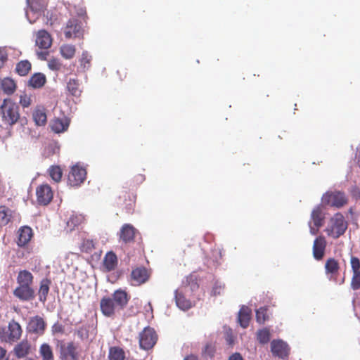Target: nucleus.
I'll return each instance as SVG.
<instances>
[{"instance_id": "obj_55", "label": "nucleus", "mask_w": 360, "mask_h": 360, "mask_svg": "<svg viewBox=\"0 0 360 360\" xmlns=\"http://www.w3.org/2000/svg\"><path fill=\"white\" fill-rule=\"evenodd\" d=\"M6 349L0 346V360L4 359L6 357Z\"/></svg>"}, {"instance_id": "obj_23", "label": "nucleus", "mask_w": 360, "mask_h": 360, "mask_svg": "<svg viewBox=\"0 0 360 360\" xmlns=\"http://www.w3.org/2000/svg\"><path fill=\"white\" fill-rule=\"evenodd\" d=\"M31 345L30 342L25 339L18 342L13 348V352L18 359L24 358L30 352Z\"/></svg>"}, {"instance_id": "obj_46", "label": "nucleus", "mask_w": 360, "mask_h": 360, "mask_svg": "<svg viewBox=\"0 0 360 360\" xmlns=\"http://www.w3.org/2000/svg\"><path fill=\"white\" fill-rule=\"evenodd\" d=\"M48 66L51 70L58 71L60 70L62 63L59 59L53 58L49 60Z\"/></svg>"}, {"instance_id": "obj_19", "label": "nucleus", "mask_w": 360, "mask_h": 360, "mask_svg": "<svg viewBox=\"0 0 360 360\" xmlns=\"http://www.w3.org/2000/svg\"><path fill=\"white\" fill-rule=\"evenodd\" d=\"M327 242L324 236H319L314 241L313 256L315 259L321 260L325 255Z\"/></svg>"}, {"instance_id": "obj_44", "label": "nucleus", "mask_w": 360, "mask_h": 360, "mask_svg": "<svg viewBox=\"0 0 360 360\" xmlns=\"http://www.w3.org/2000/svg\"><path fill=\"white\" fill-rule=\"evenodd\" d=\"M215 346L212 343H207L205 346L202 352V355L204 358H212L215 353Z\"/></svg>"}, {"instance_id": "obj_57", "label": "nucleus", "mask_w": 360, "mask_h": 360, "mask_svg": "<svg viewBox=\"0 0 360 360\" xmlns=\"http://www.w3.org/2000/svg\"><path fill=\"white\" fill-rule=\"evenodd\" d=\"M184 360H198L197 356L193 354L188 355L184 358Z\"/></svg>"}, {"instance_id": "obj_52", "label": "nucleus", "mask_w": 360, "mask_h": 360, "mask_svg": "<svg viewBox=\"0 0 360 360\" xmlns=\"http://www.w3.org/2000/svg\"><path fill=\"white\" fill-rule=\"evenodd\" d=\"M52 332L53 333H63L64 332V327L62 324L58 323H55L52 326Z\"/></svg>"}, {"instance_id": "obj_37", "label": "nucleus", "mask_w": 360, "mask_h": 360, "mask_svg": "<svg viewBox=\"0 0 360 360\" xmlns=\"http://www.w3.org/2000/svg\"><path fill=\"white\" fill-rule=\"evenodd\" d=\"M31 70V63L27 60H21L18 62L15 67L16 72L20 76L27 75Z\"/></svg>"}, {"instance_id": "obj_31", "label": "nucleus", "mask_w": 360, "mask_h": 360, "mask_svg": "<svg viewBox=\"0 0 360 360\" xmlns=\"http://www.w3.org/2000/svg\"><path fill=\"white\" fill-rule=\"evenodd\" d=\"M108 360H124L126 354L124 350L118 346H113L109 348Z\"/></svg>"}, {"instance_id": "obj_39", "label": "nucleus", "mask_w": 360, "mask_h": 360, "mask_svg": "<svg viewBox=\"0 0 360 360\" xmlns=\"http://www.w3.org/2000/svg\"><path fill=\"white\" fill-rule=\"evenodd\" d=\"M33 120L38 126H44L47 121L46 114L44 110L37 109L33 112Z\"/></svg>"}, {"instance_id": "obj_4", "label": "nucleus", "mask_w": 360, "mask_h": 360, "mask_svg": "<svg viewBox=\"0 0 360 360\" xmlns=\"http://www.w3.org/2000/svg\"><path fill=\"white\" fill-rule=\"evenodd\" d=\"M348 227V223L341 212H337L330 218L325 232L327 236L333 239H338L345 234Z\"/></svg>"}, {"instance_id": "obj_53", "label": "nucleus", "mask_w": 360, "mask_h": 360, "mask_svg": "<svg viewBox=\"0 0 360 360\" xmlns=\"http://www.w3.org/2000/svg\"><path fill=\"white\" fill-rule=\"evenodd\" d=\"M222 290V287L221 285H215L213 287L212 292L214 295H219L221 293V290Z\"/></svg>"}, {"instance_id": "obj_12", "label": "nucleus", "mask_w": 360, "mask_h": 360, "mask_svg": "<svg viewBox=\"0 0 360 360\" xmlns=\"http://www.w3.org/2000/svg\"><path fill=\"white\" fill-rule=\"evenodd\" d=\"M29 8L26 11V15L30 22H34V20L30 19V13H32L36 18L46 9L47 3L46 0H27Z\"/></svg>"}, {"instance_id": "obj_59", "label": "nucleus", "mask_w": 360, "mask_h": 360, "mask_svg": "<svg viewBox=\"0 0 360 360\" xmlns=\"http://www.w3.org/2000/svg\"><path fill=\"white\" fill-rule=\"evenodd\" d=\"M25 360H32V359H31V358H27V359H25Z\"/></svg>"}, {"instance_id": "obj_10", "label": "nucleus", "mask_w": 360, "mask_h": 360, "mask_svg": "<svg viewBox=\"0 0 360 360\" xmlns=\"http://www.w3.org/2000/svg\"><path fill=\"white\" fill-rule=\"evenodd\" d=\"M139 231L130 224H124L120 229L119 233L120 241L124 245L131 244L134 242Z\"/></svg>"}, {"instance_id": "obj_35", "label": "nucleus", "mask_w": 360, "mask_h": 360, "mask_svg": "<svg viewBox=\"0 0 360 360\" xmlns=\"http://www.w3.org/2000/svg\"><path fill=\"white\" fill-rule=\"evenodd\" d=\"M13 211L5 205L0 206V223L3 225L8 224L12 218Z\"/></svg>"}, {"instance_id": "obj_17", "label": "nucleus", "mask_w": 360, "mask_h": 360, "mask_svg": "<svg viewBox=\"0 0 360 360\" xmlns=\"http://www.w3.org/2000/svg\"><path fill=\"white\" fill-rule=\"evenodd\" d=\"M350 264L352 270L351 288L354 290H357L360 289V260L358 257L352 256Z\"/></svg>"}, {"instance_id": "obj_5", "label": "nucleus", "mask_w": 360, "mask_h": 360, "mask_svg": "<svg viewBox=\"0 0 360 360\" xmlns=\"http://www.w3.org/2000/svg\"><path fill=\"white\" fill-rule=\"evenodd\" d=\"M349 199L347 194L342 191L333 190L324 193L321 197V203L328 206L340 209L348 204Z\"/></svg>"}, {"instance_id": "obj_34", "label": "nucleus", "mask_w": 360, "mask_h": 360, "mask_svg": "<svg viewBox=\"0 0 360 360\" xmlns=\"http://www.w3.org/2000/svg\"><path fill=\"white\" fill-rule=\"evenodd\" d=\"M67 89L73 96L78 97L82 94L79 80L77 79H70L67 83Z\"/></svg>"}, {"instance_id": "obj_24", "label": "nucleus", "mask_w": 360, "mask_h": 360, "mask_svg": "<svg viewBox=\"0 0 360 360\" xmlns=\"http://www.w3.org/2000/svg\"><path fill=\"white\" fill-rule=\"evenodd\" d=\"M32 230L29 226H23L18 231V245L19 246H25L27 245L32 237Z\"/></svg>"}, {"instance_id": "obj_7", "label": "nucleus", "mask_w": 360, "mask_h": 360, "mask_svg": "<svg viewBox=\"0 0 360 360\" xmlns=\"http://www.w3.org/2000/svg\"><path fill=\"white\" fill-rule=\"evenodd\" d=\"M325 216L320 205L315 207L311 213V221L309 222L310 233L316 235L319 229L324 224Z\"/></svg>"}, {"instance_id": "obj_40", "label": "nucleus", "mask_w": 360, "mask_h": 360, "mask_svg": "<svg viewBox=\"0 0 360 360\" xmlns=\"http://www.w3.org/2000/svg\"><path fill=\"white\" fill-rule=\"evenodd\" d=\"M90 326L82 325L75 330V334L82 341H87L90 336Z\"/></svg>"}, {"instance_id": "obj_43", "label": "nucleus", "mask_w": 360, "mask_h": 360, "mask_svg": "<svg viewBox=\"0 0 360 360\" xmlns=\"http://www.w3.org/2000/svg\"><path fill=\"white\" fill-rule=\"evenodd\" d=\"M257 339L260 344L264 345L270 340V332L268 328L259 330L257 333Z\"/></svg>"}, {"instance_id": "obj_38", "label": "nucleus", "mask_w": 360, "mask_h": 360, "mask_svg": "<svg viewBox=\"0 0 360 360\" xmlns=\"http://www.w3.org/2000/svg\"><path fill=\"white\" fill-rule=\"evenodd\" d=\"M39 353L42 357V360H54L52 349L51 346L46 343H44L40 346Z\"/></svg>"}, {"instance_id": "obj_36", "label": "nucleus", "mask_w": 360, "mask_h": 360, "mask_svg": "<svg viewBox=\"0 0 360 360\" xmlns=\"http://www.w3.org/2000/svg\"><path fill=\"white\" fill-rule=\"evenodd\" d=\"M61 56L65 59L72 58L76 53V48L72 44H63L60 48Z\"/></svg>"}, {"instance_id": "obj_9", "label": "nucleus", "mask_w": 360, "mask_h": 360, "mask_svg": "<svg viewBox=\"0 0 360 360\" xmlns=\"http://www.w3.org/2000/svg\"><path fill=\"white\" fill-rule=\"evenodd\" d=\"M150 278V272L143 266L136 267L132 269L129 281L131 285L139 286L146 283Z\"/></svg>"}, {"instance_id": "obj_45", "label": "nucleus", "mask_w": 360, "mask_h": 360, "mask_svg": "<svg viewBox=\"0 0 360 360\" xmlns=\"http://www.w3.org/2000/svg\"><path fill=\"white\" fill-rule=\"evenodd\" d=\"M91 57L89 55L87 51H84L80 58V65L83 68H89L90 66Z\"/></svg>"}, {"instance_id": "obj_2", "label": "nucleus", "mask_w": 360, "mask_h": 360, "mask_svg": "<svg viewBox=\"0 0 360 360\" xmlns=\"http://www.w3.org/2000/svg\"><path fill=\"white\" fill-rule=\"evenodd\" d=\"M0 117L2 122L11 127L18 122L22 127L28 123L25 117H20L18 105L10 98H4L0 105Z\"/></svg>"}, {"instance_id": "obj_29", "label": "nucleus", "mask_w": 360, "mask_h": 360, "mask_svg": "<svg viewBox=\"0 0 360 360\" xmlns=\"http://www.w3.org/2000/svg\"><path fill=\"white\" fill-rule=\"evenodd\" d=\"M175 299L176 305L182 310H188L192 307L191 302L186 298L184 294L181 291H176Z\"/></svg>"}, {"instance_id": "obj_54", "label": "nucleus", "mask_w": 360, "mask_h": 360, "mask_svg": "<svg viewBox=\"0 0 360 360\" xmlns=\"http://www.w3.org/2000/svg\"><path fill=\"white\" fill-rule=\"evenodd\" d=\"M229 360H243L242 356L239 353L232 354Z\"/></svg>"}, {"instance_id": "obj_41", "label": "nucleus", "mask_w": 360, "mask_h": 360, "mask_svg": "<svg viewBox=\"0 0 360 360\" xmlns=\"http://www.w3.org/2000/svg\"><path fill=\"white\" fill-rule=\"evenodd\" d=\"M49 174L51 178L56 183L61 181L63 176V172L61 168L58 165H53L49 167Z\"/></svg>"}, {"instance_id": "obj_14", "label": "nucleus", "mask_w": 360, "mask_h": 360, "mask_svg": "<svg viewBox=\"0 0 360 360\" xmlns=\"http://www.w3.org/2000/svg\"><path fill=\"white\" fill-rule=\"evenodd\" d=\"M46 323L44 319L39 316L32 317L27 324V330L29 333L41 335L44 333Z\"/></svg>"}, {"instance_id": "obj_3", "label": "nucleus", "mask_w": 360, "mask_h": 360, "mask_svg": "<svg viewBox=\"0 0 360 360\" xmlns=\"http://www.w3.org/2000/svg\"><path fill=\"white\" fill-rule=\"evenodd\" d=\"M145 176L143 174H138L129 182L126 183V186L120 191L117 205L120 206L128 214L133 213L136 204V195L134 190L128 189L129 186H137L143 182Z\"/></svg>"}, {"instance_id": "obj_22", "label": "nucleus", "mask_w": 360, "mask_h": 360, "mask_svg": "<svg viewBox=\"0 0 360 360\" xmlns=\"http://www.w3.org/2000/svg\"><path fill=\"white\" fill-rule=\"evenodd\" d=\"M70 125V120L63 117L62 118H54L51 121L50 127L55 133H62L68 130Z\"/></svg>"}, {"instance_id": "obj_42", "label": "nucleus", "mask_w": 360, "mask_h": 360, "mask_svg": "<svg viewBox=\"0 0 360 360\" xmlns=\"http://www.w3.org/2000/svg\"><path fill=\"white\" fill-rule=\"evenodd\" d=\"M269 319V315L267 307H262L256 310V320L259 323L263 324Z\"/></svg>"}, {"instance_id": "obj_8", "label": "nucleus", "mask_w": 360, "mask_h": 360, "mask_svg": "<svg viewBox=\"0 0 360 360\" xmlns=\"http://www.w3.org/2000/svg\"><path fill=\"white\" fill-rule=\"evenodd\" d=\"M86 169L77 165L71 168L70 172L68 176V183L71 186H79L86 179Z\"/></svg>"}, {"instance_id": "obj_15", "label": "nucleus", "mask_w": 360, "mask_h": 360, "mask_svg": "<svg viewBox=\"0 0 360 360\" xmlns=\"http://www.w3.org/2000/svg\"><path fill=\"white\" fill-rule=\"evenodd\" d=\"M65 38L70 39L72 37H80L83 34V30L78 20L75 18L70 19L64 30Z\"/></svg>"}, {"instance_id": "obj_49", "label": "nucleus", "mask_w": 360, "mask_h": 360, "mask_svg": "<svg viewBox=\"0 0 360 360\" xmlns=\"http://www.w3.org/2000/svg\"><path fill=\"white\" fill-rule=\"evenodd\" d=\"M7 60L8 53L3 48H0V69L4 67Z\"/></svg>"}, {"instance_id": "obj_32", "label": "nucleus", "mask_w": 360, "mask_h": 360, "mask_svg": "<svg viewBox=\"0 0 360 360\" xmlns=\"http://www.w3.org/2000/svg\"><path fill=\"white\" fill-rule=\"evenodd\" d=\"M340 269L338 262L334 258H329L326 260L325 264V271L326 274H330V276L336 275Z\"/></svg>"}, {"instance_id": "obj_33", "label": "nucleus", "mask_w": 360, "mask_h": 360, "mask_svg": "<svg viewBox=\"0 0 360 360\" xmlns=\"http://www.w3.org/2000/svg\"><path fill=\"white\" fill-rule=\"evenodd\" d=\"M46 82V76L42 73L34 74L29 80V84L34 89L42 87Z\"/></svg>"}, {"instance_id": "obj_11", "label": "nucleus", "mask_w": 360, "mask_h": 360, "mask_svg": "<svg viewBox=\"0 0 360 360\" xmlns=\"http://www.w3.org/2000/svg\"><path fill=\"white\" fill-rule=\"evenodd\" d=\"M36 195L37 202L41 205H49L53 198V191L47 184L39 186L36 189Z\"/></svg>"}, {"instance_id": "obj_47", "label": "nucleus", "mask_w": 360, "mask_h": 360, "mask_svg": "<svg viewBox=\"0 0 360 360\" xmlns=\"http://www.w3.org/2000/svg\"><path fill=\"white\" fill-rule=\"evenodd\" d=\"M82 251L89 252L94 249V243L93 240H84L82 245Z\"/></svg>"}, {"instance_id": "obj_58", "label": "nucleus", "mask_w": 360, "mask_h": 360, "mask_svg": "<svg viewBox=\"0 0 360 360\" xmlns=\"http://www.w3.org/2000/svg\"><path fill=\"white\" fill-rule=\"evenodd\" d=\"M356 158H357V163H358L359 166L360 167V151H359V154L356 155Z\"/></svg>"}, {"instance_id": "obj_48", "label": "nucleus", "mask_w": 360, "mask_h": 360, "mask_svg": "<svg viewBox=\"0 0 360 360\" xmlns=\"http://www.w3.org/2000/svg\"><path fill=\"white\" fill-rule=\"evenodd\" d=\"M31 103L32 100L30 96H27L26 94L20 95L19 103L22 108H28L31 105Z\"/></svg>"}, {"instance_id": "obj_27", "label": "nucleus", "mask_w": 360, "mask_h": 360, "mask_svg": "<svg viewBox=\"0 0 360 360\" xmlns=\"http://www.w3.org/2000/svg\"><path fill=\"white\" fill-rule=\"evenodd\" d=\"M251 319V309L246 306H243L238 312V322L241 327L246 328L249 326Z\"/></svg>"}, {"instance_id": "obj_26", "label": "nucleus", "mask_w": 360, "mask_h": 360, "mask_svg": "<svg viewBox=\"0 0 360 360\" xmlns=\"http://www.w3.org/2000/svg\"><path fill=\"white\" fill-rule=\"evenodd\" d=\"M34 276L28 270H20L16 278L18 285L32 286Z\"/></svg>"}, {"instance_id": "obj_1", "label": "nucleus", "mask_w": 360, "mask_h": 360, "mask_svg": "<svg viewBox=\"0 0 360 360\" xmlns=\"http://www.w3.org/2000/svg\"><path fill=\"white\" fill-rule=\"evenodd\" d=\"M129 302L126 291L119 289L115 290L111 297L104 296L100 301V309L106 317H112L117 312L124 309Z\"/></svg>"}, {"instance_id": "obj_60", "label": "nucleus", "mask_w": 360, "mask_h": 360, "mask_svg": "<svg viewBox=\"0 0 360 360\" xmlns=\"http://www.w3.org/2000/svg\"><path fill=\"white\" fill-rule=\"evenodd\" d=\"M2 360H8V357H7V358H6V357H5V358H4V359H2Z\"/></svg>"}, {"instance_id": "obj_25", "label": "nucleus", "mask_w": 360, "mask_h": 360, "mask_svg": "<svg viewBox=\"0 0 360 360\" xmlns=\"http://www.w3.org/2000/svg\"><path fill=\"white\" fill-rule=\"evenodd\" d=\"M117 257L113 252H108L103 259V266L107 271H113L117 266Z\"/></svg>"}, {"instance_id": "obj_30", "label": "nucleus", "mask_w": 360, "mask_h": 360, "mask_svg": "<svg viewBox=\"0 0 360 360\" xmlns=\"http://www.w3.org/2000/svg\"><path fill=\"white\" fill-rule=\"evenodd\" d=\"M50 285H51V281L48 278L43 279L40 282L38 295H39V300L42 303H44L47 300V295L49 292Z\"/></svg>"}, {"instance_id": "obj_16", "label": "nucleus", "mask_w": 360, "mask_h": 360, "mask_svg": "<svg viewBox=\"0 0 360 360\" xmlns=\"http://www.w3.org/2000/svg\"><path fill=\"white\" fill-rule=\"evenodd\" d=\"M13 295L21 301L27 302L32 300L35 293L32 286L18 285L13 290Z\"/></svg>"}, {"instance_id": "obj_6", "label": "nucleus", "mask_w": 360, "mask_h": 360, "mask_svg": "<svg viewBox=\"0 0 360 360\" xmlns=\"http://www.w3.org/2000/svg\"><path fill=\"white\" fill-rule=\"evenodd\" d=\"M158 341L155 330L150 327H146L139 333V346L144 350L152 349Z\"/></svg>"}, {"instance_id": "obj_21", "label": "nucleus", "mask_w": 360, "mask_h": 360, "mask_svg": "<svg viewBox=\"0 0 360 360\" xmlns=\"http://www.w3.org/2000/svg\"><path fill=\"white\" fill-rule=\"evenodd\" d=\"M8 342L12 343L20 340L22 333V329L18 322L12 320L8 323Z\"/></svg>"}, {"instance_id": "obj_13", "label": "nucleus", "mask_w": 360, "mask_h": 360, "mask_svg": "<svg viewBox=\"0 0 360 360\" xmlns=\"http://www.w3.org/2000/svg\"><path fill=\"white\" fill-rule=\"evenodd\" d=\"M78 347L74 342H69L60 347L61 360H79Z\"/></svg>"}, {"instance_id": "obj_50", "label": "nucleus", "mask_w": 360, "mask_h": 360, "mask_svg": "<svg viewBox=\"0 0 360 360\" xmlns=\"http://www.w3.org/2000/svg\"><path fill=\"white\" fill-rule=\"evenodd\" d=\"M8 330H6L5 328L1 327L0 328V340L2 342H8Z\"/></svg>"}, {"instance_id": "obj_51", "label": "nucleus", "mask_w": 360, "mask_h": 360, "mask_svg": "<svg viewBox=\"0 0 360 360\" xmlns=\"http://www.w3.org/2000/svg\"><path fill=\"white\" fill-rule=\"evenodd\" d=\"M350 193L355 200H357L360 199V189L356 186L351 188Z\"/></svg>"}, {"instance_id": "obj_28", "label": "nucleus", "mask_w": 360, "mask_h": 360, "mask_svg": "<svg viewBox=\"0 0 360 360\" xmlns=\"http://www.w3.org/2000/svg\"><path fill=\"white\" fill-rule=\"evenodd\" d=\"M1 89L7 95H12L16 89V84L13 79L6 77L0 83Z\"/></svg>"}, {"instance_id": "obj_56", "label": "nucleus", "mask_w": 360, "mask_h": 360, "mask_svg": "<svg viewBox=\"0 0 360 360\" xmlns=\"http://www.w3.org/2000/svg\"><path fill=\"white\" fill-rule=\"evenodd\" d=\"M37 54L40 59L45 60L46 56L48 55V53L47 52H39Z\"/></svg>"}, {"instance_id": "obj_20", "label": "nucleus", "mask_w": 360, "mask_h": 360, "mask_svg": "<svg viewBox=\"0 0 360 360\" xmlns=\"http://www.w3.org/2000/svg\"><path fill=\"white\" fill-rule=\"evenodd\" d=\"M35 44L41 49H48L52 44V37L45 30H39L36 34Z\"/></svg>"}, {"instance_id": "obj_18", "label": "nucleus", "mask_w": 360, "mask_h": 360, "mask_svg": "<svg viewBox=\"0 0 360 360\" xmlns=\"http://www.w3.org/2000/svg\"><path fill=\"white\" fill-rule=\"evenodd\" d=\"M288 345L281 340H274L271 343V351L274 356L281 359L286 358L289 354Z\"/></svg>"}]
</instances>
